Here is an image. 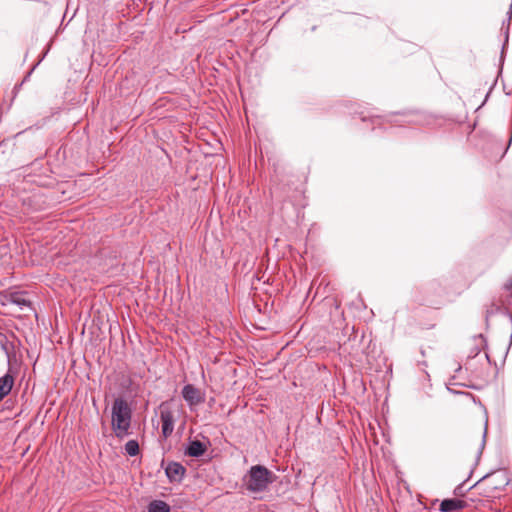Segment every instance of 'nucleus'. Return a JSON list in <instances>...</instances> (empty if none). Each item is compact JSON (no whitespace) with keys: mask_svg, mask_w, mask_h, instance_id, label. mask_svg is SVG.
Returning a JSON list of instances; mask_svg holds the SVG:
<instances>
[{"mask_svg":"<svg viewBox=\"0 0 512 512\" xmlns=\"http://www.w3.org/2000/svg\"><path fill=\"white\" fill-rule=\"evenodd\" d=\"M10 301L20 306L21 308L30 306V302L26 300L22 294L19 293L10 295Z\"/></svg>","mask_w":512,"mask_h":512,"instance_id":"nucleus-10","label":"nucleus"},{"mask_svg":"<svg viewBox=\"0 0 512 512\" xmlns=\"http://www.w3.org/2000/svg\"><path fill=\"white\" fill-rule=\"evenodd\" d=\"M125 452L129 456H136L139 453V444L136 440H129L125 444Z\"/></svg>","mask_w":512,"mask_h":512,"instance_id":"nucleus-11","label":"nucleus"},{"mask_svg":"<svg viewBox=\"0 0 512 512\" xmlns=\"http://www.w3.org/2000/svg\"><path fill=\"white\" fill-rule=\"evenodd\" d=\"M170 506L162 500H153L148 505V512H170Z\"/></svg>","mask_w":512,"mask_h":512,"instance_id":"nucleus-9","label":"nucleus"},{"mask_svg":"<svg viewBox=\"0 0 512 512\" xmlns=\"http://www.w3.org/2000/svg\"><path fill=\"white\" fill-rule=\"evenodd\" d=\"M160 419L162 423V434L165 438L170 436L174 429V415L168 408H161Z\"/></svg>","mask_w":512,"mask_h":512,"instance_id":"nucleus-4","label":"nucleus"},{"mask_svg":"<svg viewBox=\"0 0 512 512\" xmlns=\"http://www.w3.org/2000/svg\"><path fill=\"white\" fill-rule=\"evenodd\" d=\"M465 507V502L459 499H445L440 504L441 512L459 511Z\"/></svg>","mask_w":512,"mask_h":512,"instance_id":"nucleus-8","label":"nucleus"},{"mask_svg":"<svg viewBox=\"0 0 512 512\" xmlns=\"http://www.w3.org/2000/svg\"><path fill=\"white\" fill-rule=\"evenodd\" d=\"M15 379L10 372L0 377V401L3 400L12 390Z\"/></svg>","mask_w":512,"mask_h":512,"instance_id":"nucleus-6","label":"nucleus"},{"mask_svg":"<svg viewBox=\"0 0 512 512\" xmlns=\"http://www.w3.org/2000/svg\"><path fill=\"white\" fill-rule=\"evenodd\" d=\"M131 408L123 398H116L112 406V428L117 437L128 435L131 422Z\"/></svg>","mask_w":512,"mask_h":512,"instance_id":"nucleus-1","label":"nucleus"},{"mask_svg":"<svg viewBox=\"0 0 512 512\" xmlns=\"http://www.w3.org/2000/svg\"><path fill=\"white\" fill-rule=\"evenodd\" d=\"M165 472L171 481H180L185 473V468L177 462H171L167 465Z\"/></svg>","mask_w":512,"mask_h":512,"instance_id":"nucleus-5","label":"nucleus"},{"mask_svg":"<svg viewBox=\"0 0 512 512\" xmlns=\"http://www.w3.org/2000/svg\"><path fill=\"white\" fill-rule=\"evenodd\" d=\"M275 480V475L262 465L252 466L246 481L247 489L251 492H263Z\"/></svg>","mask_w":512,"mask_h":512,"instance_id":"nucleus-2","label":"nucleus"},{"mask_svg":"<svg viewBox=\"0 0 512 512\" xmlns=\"http://www.w3.org/2000/svg\"><path fill=\"white\" fill-rule=\"evenodd\" d=\"M182 396L189 406H197L205 401V395L198 388L187 384L182 389Z\"/></svg>","mask_w":512,"mask_h":512,"instance_id":"nucleus-3","label":"nucleus"},{"mask_svg":"<svg viewBox=\"0 0 512 512\" xmlns=\"http://www.w3.org/2000/svg\"><path fill=\"white\" fill-rule=\"evenodd\" d=\"M485 435H486V432H484V434H483V439H482L481 444H480V448H481V449H483L484 444H485Z\"/></svg>","mask_w":512,"mask_h":512,"instance_id":"nucleus-12","label":"nucleus"},{"mask_svg":"<svg viewBox=\"0 0 512 512\" xmlns=\"http://www.w3.org/2000/svg\"><path fill=\"white\" fill-rule=\"evenodd\" d=\"M206 450L207 446L203 442L194 440L189 443L185 453L191 457H200L206 452Z\"/></svg>","mask_w":512,"mask_h":512,"instance_id":"nucleus-7","label":"nucleus"}]
</instances>
